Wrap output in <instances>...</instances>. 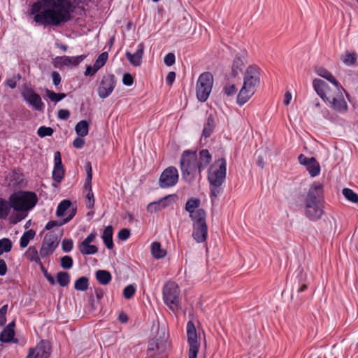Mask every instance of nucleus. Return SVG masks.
Wrapping results in <instances>:
<instances>
[{"mask_svg": "<svg viewBox=\"0 0 358 358\" xmlns=\"http://www.w3.org/2000/svg\"><path fill=\"white\" fill-rule=\"evenodd\" d=\"M74 6L71 0H38L29 10L34 21L43 27H59L71 20Z\"/></svg>", "mask_w": 358, "mask_h": 358, "instance_id": "1", "label": "nucleus"}, {"mask_svg": "<svg viewBox=\"0 0 358 358\" xmlns=\"http://www.w3.org/2000/svg\"><path fill=\"white\" fill-rule=\"evenodd\" d=\"M323 199V185L314 182L304 199V213L308 220L316 221L322 217L324 213Z\"/></svg>", "mask_w": 358, "mask_h": 358, "instance_id": "2", "label": "nucleus"}, {"mask_svg": "<svg viewBox=\"0 0 358 358\" xmlns=\"http://www.w3.org/2000/svg\"><path fill=\"white\" fill-rule=\"evenodd\" d=\"M227 161L220 158L210 165L208 171V180L210 187V196L217 197L222 192V185L225 181Z\"/></svg>", "mask_w": 358, "mask_h": 358, "instance_id": "3", "label": "nucleus"}, {"mask_svg": "<svg viewBox=\"0 0 358 358\" xmlns=\"http://www.w3.org/2000/svg\"><path fill=\"white\" fill-rule=\"evenodd\" d=\"M38 196L34 192L18 191L11 194L9 201L12 208L19 213H25L35 207Z\"/></svg>", "mask_w": 358, "mask_h": 358, "instance_id": "4", "label": "nucleus"}, {"mask_svg": "<svg viewBox=\"0 0 358 358\" xmlns=\"http://www.w3.org/2000/svg\"><path fill=\"white\" fill-rule=\"evenodd\" d=\"M180 166L182 179L191 183L196 178V174L199 173L198 156L196 152L185 150L182 152Z\"/></svg>", "mask_w": 358, "mask_h": 358, "instance_id": "5", "label": "nucleus"}, {"mask_svg": "<svg viewBox=\"0 0 358 358\" xmlns=\"http://www.w3.org/2000/svg\"><path fill=\"white\" fill-rule=\"evenodd\" d=\"M213 76L210 72L201 73L196 83V96L201 102H205L212 90Z\"/></svg>", "mask_w": 358, "mask_h": 358, "instance_id": "6", "label": "nucleus"}, {"mask_svg": "<svg viewBox=\"0 0 358 358\" xmlns=\"http://www.w3.org/2000/svg\"><path fill=\"white\" fill-rule=\"evenodd\" d=\"M180 289L174 282H167L163 287V299L166 305L172 310L179 308Z\"/></svg>", "mask_w": 358, "mask_h": 358, "instance_id": "7", "label": "nucleus"}, {"mask_svg": "<svg viewBox=\"0 0 358 358\" xmlns=\"http://www.w3.org/2000/svg\"><path fill=\"white\" fill-rule=\"evenodd\" d=\"M169 343L166 339L154 338L148 342L145 358H167Z\"/></svg>", "mask_w": 358, "mask_h": 358, "instance_id": "8", "label": "nucleus"}, {"mask_svg": "<svg viewBox=\"0 0 358 358\" xmlns=\"http://www.w3.org/2000/svg\"><path fill=\"white\" fill-rule=\"evenodd\" d=\"M191 220L192 221V238L197 243H205L208 238L206 215Z\"/></svg>", "mask_w": 358, "mask_h": 358, "instance_id": "9", "label": "nucleus"}, {"mask_svg": "<svg viewBox=\"0 0 358 358\" xmlns=\"http://www.w3.org/2000/svg\"><path fill=\"white\" fill-rule=\"evenodd\" d=\"M179 174L177 169L173 166L165 169L159 179V186L166 189L175 186L178 182Z\"/></svg>", "mask_w": 358, "mask_h": 358, "instance_id": "10", "label": "nucleus"}, {"mask_svg": "<svg viewBox=\"0 0 358 358\" xmlns=\"http://www.w3.org/2000/svg\"><path fill=\"white\" fill-rule=\"evenodd\" d=\"M116 83L117 80L114 75H104L98 85L97 93L99 96L102 99L108 97L114 90Z\"/></svg>", "mask_w": 358, "mask_h": 358, "instance_id": "11", "label": "nucleus"}, {"mask_svg": "<svg viewBox=\"0 0 358 358\" xmlns=\"http://www.w3.org/2000/svg\"><path fill=\"white\" fill-rule=\"evenodd\" d=\"M187 342L189 345L188 358H196L199 344L197 341V333L194 323L189 321L187 324Z\"/></svg>", "mask_w": 358, "mask_h": 358, "instance_id": "12", "label": "nucleus"}, {"mask_svg": "<svg viewBox=\"0 0 358 358\" xmlns=\"http://www.w3.org/2000/svg\"><path fill=\"white\" fill-rule=\"evenodd\" d=\"M58 245L59 239L56 234L52 232L46 234L40 249L41 257L44 258L52 255Z\"/></svg>", "mask_w": 358, "mask_h": 358, "instance_id": "13", "label": "nucleus"}, {"mask_svg": "<svg viewBox=\"0 0 358 358\" xmlns=\"http://www.w3.org/2000/svg\"><path fill=\"white\" fill-rule=\"evenodd\" d=\"M259 75V69L257 66H250L245 73L243 85L256 91L260 82Z\"/></svg>", "mask_w": 358, "mask_h": 358, "instance_id": "14", "label": "nucleus"}, {"mask_svg": "<svg viewBox=\"0 0 358 358\" xmlns=\"http://www.w3.org/2000/svg\"><path fill=\"white\" fill-rule=\"evenodd\" d=\"M201 200L198 198L191 197L187 199L185 209L189 214L191 220L206 215V211L203 208H200Z\"/></svg>", "mask_w": 358, "mask_h": 358, "instance_id": "15", "label": "nucleus"}, {"mask_svg": "<svg viewBox=\"0 0 358 358\" xmlns=\"http://www.w3.org/2000/svg\"><path fill=\"white\" fill-rule=\"evenodd\" d=\"M97 234L92 231L82 242L78 243V248L83 255H94L98 252V248L91 243L96 239Z\"/></svg>", "mask_w": 358, "mask_h": 358, "instance_id": "16", "label": "nucleus"}, {"mask_svg": "<svg viewBox=\"0 0 358 358\" xmlns=\"http://www.w3.org/2000/svg\"><path fill=\"white\" fill-rule=\"evenodd\" d=\"M22 96L24 100L33 106L34 109L39 111L43 109L44 103L42 102L41 96L32 89L28 88L25 90L22 93Z\"/></svg>", "mask_w": 358, "mask_h": 358, "instance_id": "17", "label": "nucleus"}, {"mask_svg": "<svg viewBox=\"0 0 358 358\" xmlns=\"http://www.w3.org/2000/svg\"><path fill=\"white\" fill-rule=\"evenodd\" d=\"M65 171L62 162L61 154L57 151L54 154V168L52 170V179L55 182L60 183L63 180Z\"/></svg>", "mask_w": 358, "mask_h": 358, "instance_id": "18", "label": "nucleus"}, {"mask_svg": "<svg viewBox=\"0 0 358 358\" xmlns=\"http://www.w3.org/2000/svg\"><path fill=\"white\" fill-rule=\"evenodd\" d=\"M313 85L315 91L322 100L329 101L330 96L328 94L329 87L324 80L315 78L313 80Z\"/></svg>", "mask_w": 358, "mask_h": 358, "instance_id": "19", "label": "nucleus"}, {"mask_svg": "<svg viewBox=\"0 0 358 358\" xmlns=\"http://www.w3.org/2000/svg\"><path fill=\"white\" fill-rule=\"evenodd\" d=\"M339 92V95L336 97L329 96V101H327L329 102L331 106V108L339 113H343L347 111L348 110V104L345 101L343 96L342 94L343 90L340 89L338 90Z\"/></svg>", "mask_w": 358, "mask_h": 358, "instance_id": "20", "label": "nucleus"}, {"mask_svg": "<svg viewBox=\"0 0 358 358\" xmlns=\"http://www.w3.org/2000/svg\"><path fill=\"white\" fill-rule=\"evenodd\" d=\"M36 358H48L50 354V346L48 341H41L34 348H31Z\"/></svg>", "mask_w": 358, "mask_h": 358, "instance_id": "21", "label": "nucleus"}, {"mask_svg": "<svg viewBox=\"0 0 358 358\" xmlns=\"http://www.w3.org/2000/svg\"><path fill=\"white\" fill-rule=\"evenodd\" d=\"M144 52V45L141 43L138 45L136 51L131 54L130 52H126L125 57L129 61L130 64L134 66H138L142 62V56Z\"/></svg>", "mask_w": 358, "mask_h": 358, "instance_id": "22", "label": "nucleus"}, {"mask_svg": "<svg viewBox=\"0 0 358 358\" xmlns=\"http://www.w3.org/2000/svg\"><path fill=\"white\" fill-rule=\"evenodd\" d=\"M315 72L319 76L327 80L329 82L332 83L338 90H340V89L343 90V92H345L346 96L348 98V94L345 92V89L339 84L338 81L334 78V76L331 74V72H329L323 67L317 68Z\"/></svg>", "mask_w": 358, "mask_h": 358, "instance_id": "23", "label": "nucleus"}, {"mask_svg": "<svg viewBox=\"0 0 358 358\" xmlns=\"http://www.w3.org/2000/svg\"><path fill=\"white\" fill-rule=\"evenodd\" d=\"M172 197V195H168L157 201L150 203L147 206V211L150 213H154L157 211L162 210L169 206V200Z\"/></svg>", "mask_w": 358, "mask_h": 358, "instance_id": "24", "label": "nucleus"}, {"mask_svg": "<svg viewBox=\"0 0 358 358\" xmlns=\"http://www.w3.org/2000/svg\"><path fill=\"white\" fill-rule=\"evenodd\" d=\"M85 58V55H79V56H61L57 57L56 58L57 61L59 64L61 65H64L66 66H78L80 62H82L84 59Z\"/></svg>", "mask_w": 358, "mask_h": 358, "instance_id": "25", "label": "nucleus"}, {"mask_svg": "<svg viewBox=\"0 0 358 358\" xmlns=\"http://www.w3.org/2000/svg\"><path fill=\"white\" fill-rule=\"evenodd\" d=\"M255 92V90L252 88H248L243 85L237 96L238 105L240 106L244 105L251 98Z\"/></svg>", "mask_w": 358, "mask_h": 358, "instance_id": "26", "label": "nucleus"}, {"mask_svg": "<svg viewBox=\"0 0 358 358\" xmlns=\"http://www.w3.org/2000/svg\"><path fill=\"white\" fill-rule=\"evenodd\" d=\"M211 159H212L211 155L210 154V152L208 150L203 149L199 152V158H198V164L199 165V174H201V172L210 164Z\"/></svg>", "mask_w": 358, "mask_h": 358, "instance_id": "27", "label": "nucleus"}, {"mask_svg": "<svg viewBox=\"0 0 358 358\" xmlns=\"http://www.w3.org/2000/svg\"><path fill=\"white\" fill-rule=\"evenodd\" d=\"M15 331L10 327H5L0 334V341L2 343H17V340L14 338Z\"/></svg>", "mask_w": 358, "mask_h": 358, "instance_id": "28", "label": "nucleus"}, {"mask_svg": "<svg viewBox=\"0 0 358 358\" xmlns=\"http://www.w3.org/2000/svg\"><path fill=\"white\" fill-rule=\"evenodd\" d=\"M113 227L109 225L107 226L103 232L102 239L108 249H112L114 246L113 241Z\"/></svg>", "mask_w": 358, "mask_h": 358, "instance_id": "29", "label": "nucleus"}, {"mask_svg": "<svg viewBox=\"0 0 358 358\" xmlns=\"http://www.w3.org/2000/svg\"><path fill=\"white\" fill-rule=\"evenodd\" d=\"M71 206V202L69 200L65 199L62 201L57 208L56 215L57 217H62L66 214L69 213L68 216L71 214L72 210L73 208L70 209Z\"/></svg>", "mask_w": 358, "mask_h": 358, "instance_id": "30", "label": "nucleus"}, {"mask_svg": "<svg viewBox=\"0 0 358 358\" xmlns=\"http://www.w3.org/2000/svg\"><path fill=\"white\" fill-rule=\"evenodd\" d=\"M12 208L9 199L7 201L5 199L0 197V219L6 220L10 214V209Z\"/></svg>", "mask_w": 358, "mask_h": 358, "instance_id": "31", "label": "nucleus"}, {"mask_svg": "<svg viewBox=\"0 0 358 358\" xmlns=\"http://www.w3.org/2000/svg\"><path fill=\"white\" fill-rule=\"evenodd\" d=\"M24 182V176L17 171H13L10 175L9 185L13 187H21Z\"/></svg>", "mask_w": 358, "mask_h": 358, "instance_id": "32", "label": "nucleus"}, {"mask_svg": "<svg viewBox=\"0 0 358 358\" xmlns=\"http://www.w3.org/2000/svg\"><path fill=\"white\" fill-rule=\"evenodd\" d=\"M215 126V119L212 115H210L207 120L206 122L204 124V127L203 129L202 135L205 138L209 137L213 133L214 128Z\"/></svg>", "mask_w": 358, "mask_h": 358, "instance_id": "33", "label": "nucleus"}, {"mask_svg": "<svg viewBox=\"0 0 358 358\" xmlns=\"http://www.w3.org/2000/svg\"><path fill=\"white\" fill-rule=\"evenodd\" d=\"M90 124L87 120L78 122L75 127L76 132L78 136L85 137L89 133Z\"/></svg>", "mask_w": 358, "mask_h": 358, "instance_id": "34", "label": "nucleus"}, {"mask_svg": "<svg viewBox=\"0 0 358 358\" xmlns=\"http://www.w3.org/2000/svg\"><path fill=\"white\" fill-rule=\"evenodd\" d=\"M84 189L87 192L86 194V207L88 209H92L94 208L95 203L94 196L92 189V184L84 185Z\"/></svg>", "mask_w": 358, "mask_h": 358, "instance_id": "35", "label": "nucleus"}, {"mask_svg": "<svg viewBox=\"0 0 358 358\" xmlns=\"http://www.w3.org/2000/svg\"><path fill=\"white\" fill-rule=\"evenodd\" d=\"M26 257L30 261L36 264H41V258L36 247L30 246L25 252Z\"/></svg>", "mask_w": 358, "mask_h": 358, "instance_id": "36", "label": "nucleus"}, {"mask_svg": "<svg viewBox=\"0 0 358 358\" xmlns=\"http://www.w3.org/2000/svg\"><path fill=\"white\" fill-rule=\"evenodd\" d=\"M309 160L310 163L306 166V169L312 177H315L320 173V166L314 157H310Z\"/></svg>", "mask_w": 358, "mask_h": 358, "instance_id": "37", "label": "nucleus"}, {"mask_svg": "<svg viewBox=\"0 0 358 358\" xmlns=\"http://www.w3.org/2000/svg\"><path fill=\"white\" fill-rule=\"evenodd\" d=\"M36 236V232L33 229H29L28 231H26L24 232V234L22 235L20 239V245L21 248H26L29 241Z\"/></svg>", "mask_w": 358, "mask_h": 358, "instance_id": "38", "label": "nucleus"}, {"mask_svg": "<svg viewBox=\"0 0 358 358\" xmlns=\"http://www.w3.org/2000/svg\"><path fill=\"white\" fill-rule=\"evenodd\" d=\"M96 278L101 285H108L112 278L110 273L105 270L97 271L96 273Z\"/></svg>", "mask_w": 358, "mask_h": 358, "instance_id": "39", "label": "nucleus"}, {"mask_svg": "<svg viewBox=\"0 0 358 358\" xmlns=\"http://www.w3.org/2000/svg\"><path fill=\"white\" fill-rule=\"evenodd\" d=\"M76 210L73 209L71 214L66 219H64L62 222H60V223H59L57 221H55V220L49 221L45 224V229L46 230H50L55 227L59 226V225L67 223L74 217V215H76Z\"/></svg>", "mask_w": 358, "mask_h": 358, "instance_id": "40", "label": "nucleus"}, {"mask_svg": "<svg viewBox=\"0 0 358 358\" xmlns=\"http://www.w3.org/2000/svg\"><path fill=\"white\" fill-rule=\"evenodd\" d=\"M243 66V60L240 56H236L231 67V73L233 76H236L241 71Z\"/></svg>", "mask_w": 358, "mask_h": 358, "instance_id": "41", "label": "nucleus"}, {"mask_svg": "<svg viewBox=\"0 0 358 358\" xmlns=\"http://www.w3.org/2000/svg\"><path fill=\"white\" fill-rule=\"evenodd\" d=\"M89 286V279L87 277H80L76 280L74 283V288L78 291H85Z\"/></svg>", "mask_w": 358, "mask_h": 358, "instance_id": "42", "label": "nucleus"}, {"mask_svg": "<svg viewBox=\"0 0 358 358\" xmlns=\"http://www.w3.org/2000/svg\"><path fill=\"white\" fill-rule=\"evenodd\" d=\"M151 251L152 255L157 259L162 258L166 255L165 250L161 248V245L158 242H154L152 244Z\"/></svg>", "mask_w": 358, "mask_h": 358, "instance_id": "43", "label": "nucleus"}, {"mask_svg": "<svg viewBox=\"0 0 358 358\" xmlns=\"http://www.w3.org/2000/svg\"><path fill=\"white\" fill-rule=\"evenodd\" d=\"M45 95L51 101L54 103H57L62 101L66 96L64 93H55L49 89L45 90Z\"/></svg>", "mask_w": 358, "mask_h": 358, "instance_id": "44", "label": "nucleus"}, {"mask_svg": "<svg viewBox=\"0 0 358 358\" xmlns=\"http://www.w3.org/2000/svg\"><path fill=\"white\" fill-rule=\"evenodd\" d=\"M57 280L60 286L66 287L70 282V275L67 272L60 271L57 274Z\"/></svg>", "mask_w": 358, "mask_h": 358, "instance_id": "45", "label": "nucleus"}, {"mask_svg": "<svg viewBox=\"0 0 358 358\" xmlns=\"http://www.w3.org/2000/svg\"><path fill=\"white\" fill-rule=\"evenodd\" d=\"M13 243L8 238H3L0 240V255L3 252H8L11 250Z\"/></svg>", "mask_w": 358, "mask_h": 358, "instance_id": "46", "label": "nucleus"}, {"mask_svg": "<svg viewBox=\"0 0 358 358\" xmlns=\"http://www.w3.org/2000/svg\"><path fill=\"white\" fill-rule=\"evenodd\" d=\"M108 57V54L106 52H102L101 54H100L99 55V57H97V59H96V61L94 64V69H95L94 71H97L99 69H101L103 66H104V64L107 62Z\"/></svg>", "mask_w": 358, "mask_h": 358, "instance_id": "47", "label": "nucleus"}, {"mask_svg": "<svg viewBox=\"0 0 358 358\" xmlns=\"http://www.w3.org/2000/svg\"><path fill=\"white\" fill-rule=\"evenodd\" d=\"M343 194L348 201L354 203H358V194H356L352 189L349 188H344L343 189Z\"/></svg>", "mask_w": 358, "mask_h": 358, "instance_id": "48", "label": "nucleus"}, {"mask_svg": "<svg viewBox=\"0 0 358 358\" xmlns=\"http://www.w3.org/2000/svg\"><path fill=\"white\" fill-rule=\"evenodd\" d=\"M357 54L355 52H346L343 56V62L347 66L354 65L357 62Z\"/></svg>", "mask_w": 358, "mask_h": 358, "instance_id": "49", "label": "nucleus"}, {"mask_svg": "<svg viewBox=\"0 0 358 358\" xmlns=\"http://www.w3.org/2000/svg\"><path fill=\"white\" fill-rule=\"evenodd\" d=\"M53 133V129L50 127L41 126L37 130V134L41 138L51 136Z\"/></svg>", "mask_w": 358, "mask_h": 358, "instance_id": "50", "label": "nucleus"}, {"mask_svg": "<svg viewBox=\"0 0 358 358\" xmlns=\"http://www.w3.org/2000/svg\"><path fill=\"white\" fill-rule=\"evenodd\" d=\"M136 291V286L133 285H129L124 287L123 290V296L127 299H130L133 297Z\"/></svg>", "mask_w": 358, "mask_h": 358, "instance_id": "51", "label": "nucleus"}, {"mask_svg": "<svg viewBox=\"0 0 358 358\" xmlns=\"http://www.w3.org/2000/svg\"><path fill=\"white\" fill-rule=\"evenodd\" d=\"M73 261L71 257L66 255L61 258V266L64 269H70L72 268Z\"/></svg>", "mask_w": 358, "mask_h": 358, "instance_id": "52", "label": "nucleus"}, {"mask_svg": "<svg viewBox=\"0 0 358 358\" xmlns=\"http://www.w3.org/2000/svg\"><path fill=\"white\" fill-rule=\"evenodd\" d=\"M73 247V240L71 238H64L62 243V248L64 252H69Z\"/></svg>", "mask_w": 358, "mask_h": 358, "instance_id": "53", "label": "nucleus"}, {"mask_svg": "<svg viewBox=\"0 0 358 358\" xmlns=\"http://www.w3.org/2000/svg\"><path fill=\"white\" fill-rule=\"evenodd\" d=\"M85 170L87 173V177L85 179V182L84 185H90L92 184V166L90 162H88L85 166Z\"/></svg>", "mask_w": 358, "mask_h": 358, "instance_id": "54", "label": "nucleus"}, {"mask_svg": "<svg viewBox=\"0 0 358 358\" xmlns=\"http://www.w3.org/2000/svg\"><path fill=\"white\" fill-rule=\"evenodd\" d=\"M223 91L227 96H230L234 95L236 93L237 90L235 85L231 84L226 85L224 87Z\"/></svg>", "mask_w": 358, "mask_h": 358, "instance_id": "55", "label": "nucleus"}, {"mask_svg": "<svg viewBox=\"0 0 358 358\" xmlns=\"http://www.w3.org/2000/svg\"><path fill=\"white\" fill-rule=\"evenodd\" d=\"M164 62L166 66H172L176 62L175 55L172 52L168 53L164 57Z\"/></svg>", "mask_w": 358, "mask_h": 358, "instance_id": "56", "label": "nucleus"}, {"mask_svg": "<svg viewBox=\"0 0 358 358\" xmlns=\"http://www.w3.org/2000/svg\"><path fill=\"white\" fill-rule=\"evenodd\" d=\"M130 236V231L128 229L124 228L119 231L117 237L122 241L127 240Z\"/></svg>", "mask_w": 358, "mask_h": 358, "instance_id": "57", "label": "nucleus"}, {"mask_svg": "<svg viewBox=\"0 0 358 358\" xmlns=\"http://www.w3.org/2000/svg\"><path fill=\"white\" fill-rule=\"evenodd\" d=\"M7 310H8L7 304L3 305L0 308V325H3L6 322V314L7 313Z\"/></svg>", "mask_w": 358, "mask_h": 358, "instance_id": "58", "label": "nucleus"}, {"mask_svg": "<svg viewBox=\"0 0 358 358\" xmlns=\"http://www.w3.org/2000/svg\"><path fill=\"white\" fill-rule=\"evenodd\" d=\"M57 117L60 120H66L70 117V112L67 109H60L58 110Z\"/></svg>", "mask_w": 358, "mask_h": 358, "instance_id": "59", "label": "nucleus"}, {"mask_svg": "<svg viewBox=\"0 0 358 358\" xmlns=\"http://www.w3.org/2000/svg\"><path fill=\"white\" fill-rule=\"evenodd\" d=\"M122 83L124 85L131 86L134 83V78L129 73H124L122 78Z\"/></svg>", "mask_w": 358, "mask_h": 358, "instance_id": "60", "label": "nucleus"}, {"mask_svg": "<svg viewBox=\"0 0 358 358\" xmlns=\"http://www.w3.org/2000/svg\"><path fill=\"white\" fill-rule=\"evenodd\" d=\"M85 145V140L83 137L78 136L76 138L73 142V145L78 149L82 148Z\"/></svg>", "mask_w": 358, "mask_h": 358, "instance_id": "61", "label": "nucleus"}, {"mask_svg": "<svg viewBox=\"0 0 358 358\" xmlns=\"http://www.w3.org/2000/svg\"><path fill=\"white\" fill-rule=\"evenodd\" d=\"M52 83H53L54 85H55V86L59 85L60 84L61 80H62L60 74L57 71H53L52 73Z\"/></svg>", "mask_w": 358, "mask_h": 358, "instance_id": "62", "label": "nucleus"}, {"mask_svg": "<svg viewBox=\"0 0 358 358\" xmlns=\"http://www.w3.org/2000/svg\"><path fill=\"white\" fill-rule=\"evenodd\" d=\"M310 158L306 157L304 155L301 154L298 157V160L300 164L307 166L310 163V160H309Z\"/></svg>", "mask_w": 358, "mask_h": 358, "instance_id": "63", "label": "nucleus"}, {"mask_svg": "<svg viewBox=\"0 0 358 358\" xmlns=\"http://www.w3.org/2000/svg\"><path fill=\"white\" fill-rule=\"evenodd\" d=\"M7 272V266L6 262L0 259V275L3 276L6 274Z\"/></svg>", "mask_w": 358, "mask_h": 358, "instance_id": "64", "label": "nucleus"}]
</instances>
